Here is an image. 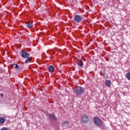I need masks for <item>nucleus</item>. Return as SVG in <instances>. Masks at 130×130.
<instances>
[{"mask_svg":"<svg viewBox=\"0 0 130 130\" xmlns=\"http://www.w3.org/2000/svg\"><path fill=\"white\" fill-rule=\"evenodd\" d=\"M93 121L94 123H95V124L99 127L104 125V122L99 117H94L93 118Z\"/></svg>","mask_w":130,"mask_h":130,"instance_id":"f257e3e1","label":"nucleus"},{"mask_svg":"<svg viewBox=\"0 0 130 130\" xmlns=\"http://www.w3.org/2000/svg\"><path fill=\"white\" fill-rule=\"evenodd\" d=\"M84 88L79 86L76 88L75 93L76 95H82L84 93Z\"/></svg>","mask_w":130,"mask_h":130,"instance_id":"f03ea898","label":"nucleus"},{"mask_svg":"<svg viewBox=\"0 0 130 130\" xmlns=\"http://www.w3.org/2000/svg\"><path fill=\"white\" fill-rule=\"evenodd\" d=\"M20 55L23 58H27V57H29V56H30V54L24 50H21L20 53Z\"/></svg>","mask_w":130,"mask_h":130,"instance_id":"7ed1b4c3","label":"nucleus"},{"mask_svg":"<svg viewBox=\"0 0 130 130\" xmlns=\"http://www.w3.org/2000/svg\"><path fill=\"white\" fill-rule=\"evenodd\" d=\"M74 20L76 23H80L82 21V17L79 15H76L74 16Z\"/></svg>","mask_w":130,"mask_h":130,"instance_id":"20e7f679","label":"nucleus"},{"mask_svg":"<svg viewBox=\"0 0 130 130\" xmlns=\"http://www.w3.org/2000/svg\"><path fill=\"white\" fill-rule=\"evenodd\" d=\"M82 121L83 123H88L89 122V118L86 115H83L82 116Z\"/></svg>","mask_w":130,"mask_h":130,"instance_id":"39448f33","label":"nucleus"},{"mask_svg":"<svg viewBox=\"0 0 130 130\" xmlns=\"http://www.w3.org/2000/svg\"><path fill=\"white\" fill-rule=\"evenodd\" d=\"M25 26L27 28H32V27H33V24L30 21H26Z\"/></svg>","mask_w":130,"mask_h":130,"instance_id":"423d86ee","label":"nucleus"},{"mask_svg":"<svg viewBox=\"0 0 130 130\" xmlns=\"http://www.w3.org/2000/svg\"><path fill=\"white\" fill-rule=\"evenodd\" d=\"M48 69L49 72H50V73H53V72H54V70H55V69L54 68V67L52 66H50V67H49L48 68Z\"/></svg>","mask_w":130,"mask_h":130,"instance_id":"0eeeda50","label":"nucleus"},{"mask_svg":"<svg viewBox=\"0 0 130 130\" xmlns=\"http://www.w3.org/2000/svg\"><path fill=\"white\" fill-rule=\"evenodd\" d=\"M49 117L50 119H54V120H56V119H57V118L55 116V115L54 114H50Z\"/></svg>","mask_w":130,"mask_h":130,"instance_id":"6e6552de","label":"nucleus"},{"mask_svg":"<svg viewBox=\"0 0 130 130\" xmlns=\"http://www.w3.org/2000/svg\"><path fill=\"white\" fill-rule=\"evenodd\" d=\"M31 60H32V57H28L24 60V63H28V62H29V61H31Z\"/></svg>","mask_w":130,"mask_h":130,"instance_id":"1a4fd4ad","label":"nucleus"},{"mask_svg":"<svg viewBox=\"0 0 130 130\" xmlns=\"http://www.w3.org/2000/svg\"><path fill=\"white\" fill-rule=\"evenodd\" d=\"M106 85L107 87H110L111 86V81L109 80H107L106 81Z\"/></svg>","mask_w":130,"mask_h":130,"instance_id":"9d476101","label":"nucleus"},{"mask_svg":"<svg viewBox=\"0 0 130 130\" xmlns=\"http://www.w3.org/2000/svg\"><path fill=\"white\" fill-rule=\"evenodd\" d=\"M62 125L63 127L68 126L69 125V121H64L62 122Z\"/></svg>","mask_w":130,"mask_h":130,"instance_id":"9b49d317","label":"nucleus"},{"mask_svg":"<svg viewBox=\"0 0 130 130\" xmlns=\"http://www.w3.org/2000/svg\"><path fill=\"white\" fill-rule=\"evenodd\" d=\"M78 66H79V67H81L82 68V67H83V60H78Z\"/></svg>","mask_w":130,"mask_h":130,"instance_id":"f8f14e48","label":"nucleus"},{"mask_svg":"<svg viewBox=\"0 0 130 130\" xmlns=\"http://www.w3.org/2000/svg\"><path fill=\"white\" fill-rule=\"evenodd\" d=\"M101 75L103 77L104 79H106V72L105 71H101Z\"/></svg>","mask_w":130,"mask_h":130,"instance_id":"ddd939ff","label":"nucleus"},{"mask_svg":"<svg viewBox=\"0 0 130 130\" xmlns=\"http://www.w3.org/2000/svg\"><path fill=\"white\" fill-rule=\"evenodd\" d=\"M6 122V119L4 117H0V123L1 124L5 123Z\"/></svg>","mask_w":130,"mask_h":130,"instance_id":"4468645a","label":"nucleus"},{"mask_svg":"<svg viewBox=\"0 0 130 130\" xmlns=\"http://www.w3.org/2000/svg\"><path fill=\"white\" fill-rule=\"evenodd\" d=\"M11 67L14 69H19L18 64L13 63L11 64Z\"/></svg>","mask_w":130,"mask_h":130,"instance_id":"2eb2a0df","label":"nucleus"},{"mask_svg":"<svg viewBox=\"0 0 130 130\" xmlns=\"http://www.w3.org/2000/svg\"><path fill=\"white\" fill-rule=\"evenodd\" d=\"M125 77L127 79V80H130V73H126L125 75Z\"/></svg>","mask_w":130,"mask_h":130,"instance_id":"dca6fc26","label":"nucleus"},{"mask_svg":"<svg viewBox=\"0 0 130 130\" xmlns=\"http://www.w3.org/2000/svg\"><path fill=\"white\" fill-rule=\"evenodd\" d=\"M1 130H8V128L7 127H3Z\"/></svg>","mask_w":130,"mask_h":130,"instance_id":"f3484780","label":"nucleus"},{"mask_svg":"<svg viewBox=\"0 0 130 130\" xmlns=\"http://www.w3.org/2000/svg\"><path fill=\"white\" fill-rule=\"evenodd\" d=\"M1 97H3V96H4V93L1 94Z\"/></svg>","mask_w":130,"mask_h":130,"instance_id":"a211bd4d","label":"nucleus"},{"mask_svg":"<svg viewBox=\"0 0 130 130\" xmlns=\"http://www.w3.org/2000/svg\"><path fill=\"white\" fill-rule=\"evenodd\" d=\"M18 69H16V72H17V73H18Z\"/></svg>","mask_w":130,"mask_h":130,"instance_id":"6ab92c4d","label":"nucleus"}]
</instances>
